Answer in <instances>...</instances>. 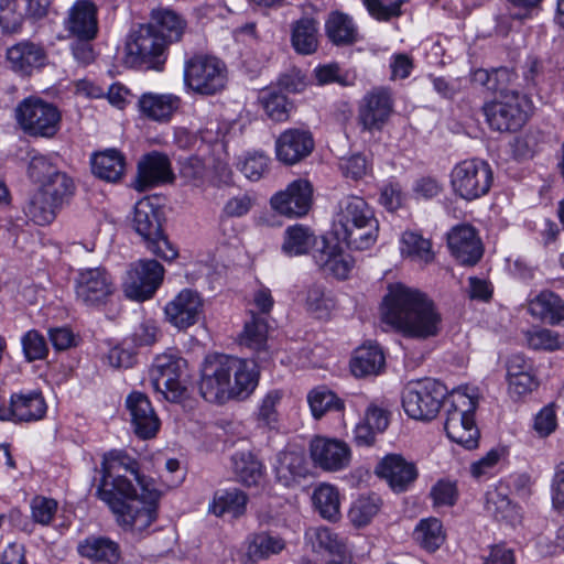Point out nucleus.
<instances>
[{
    "instance_id": "1",
    "label": "nucleus",
    "mask_w": 564,
    "mask_h": 564,
    "mask_svg": "<svg viewBox=\"0 0 564 564\" xmlns=\"http://www.w3.org/2000/svg\"><path fill=\"white\" fill-rule=\"evenodd\" d=\"M102 476L97 496L115 513L124 530L142 532L156 518L160 491L139 474V464L128 455L118 453L111 463H101Z\"/></svg>"
},
{
    "instance_id": "2",
    "label": "nucleus",
    "mask_w": 564,
    "mask_h": 564,
    "mask_svg": "<svg viewBox=\"0 0 564 564\" xmlns=\"http://www.w3.org/2000/svg\"><path fill=\"white\" fill-rule=\"evenodd\" d=\"M382 319L404 337L427 340L440 335L443 317L425 293L404 284H391L383 297Z\"/></svg>"
},
{
    "instance_id": "3",
    "label": "nucleus",
    "mask_w": 564,
    "mask_h": 564,
    "mask_svg": "<svg viewBox=\"0 0 564 564\" xmlns=\"http://www.w3.org/2000/svg\"><path fill=\"white\" fill-rule=\"evenodd\" d=\"M259 376L258 365L252 359L209 355L202 365L199 392L210 403L243 401L254 392Z\"/></svg>"
},
{
    "instance_id": "4",
    "label": "nucleus",
    "mask_w": 564,
    "mask_h": 564,
    "mask_svg": "<svg viewBox=\"0 0 564 564\" xmlns=\"http://www.w3.org/2000/svg\"><path fill=\"white\" fill-rule=\"evenodd\" d=\"M175 29L176 13L173 10H152L151 21L139 24L127 36L124 65L131 68L161 70L166 62V51L172 43L171 33Z\"/></svg>"
},
{
    "instance_id": "5",
    "label": "nucleus",
    "mask_w": 564,
    "mask_h": 564,
    "mask_svg": "<svg viewBox=\"0 0 564 564\" xmlns=\"http://www.w3.org/2000/svg\"><path fill=\"white\" fill-rule=\"evenodd\" d=\"M333 231L339 242L354 250L372 247L379 235V221L373 209L359 196L347 195L337 205Z\"/></svg>"
},
{
    "instance_id": "6",
    "label": "nucleus",
    "mask_w": 564,
    "mask_h": 564,
    "mask_svg": "<svg viewBox=\"0 0 564 564\" xmlns=\"http://www.w3.org/2000/svg\"><path fill=\"white\" fill-rule=\"evenodd\" d=\"M477 397L468 387L452 390L445 402L446 419L444 429L448 438L467 449L478 446L479 430L474 413Z\"/></svg>"
},
{
    "instance_id": "7",
    "label": "nucleus",
    "mask_w": 564,
    "mask_h": 564,
    "mask_svg": "<svg viewBox=\"0 0 564 564\" xmlns=\"http://www.w3.org/2000/svg\"><path fill=\"white\" fill-rule=\"evenodd\" d=\"M163 214V209L150 197H143L134 205L131 226L149 251L165 261H172L176 258V249L164 234Z\"/></svg>"
},
{
    "instance_id": "8",
    "label": "nucleus",
    "mask_w": 564,
    "mask_h": 564,
    "mask_svg": "<svg viewBox=\"0 0 564 564\" xmlns=\"http://www.w3.org/2000/svg\"><path fill=\"white\" fill-rule=\"evenodd\" d=\"M74 192V181L65 172H61L53 180L39 186L28 203L26 215L37 225H47L55 219Z\"/></svg>"
},
{
    "instance_id": "9",
    "label": "nucleus",
    "mask_w": 564,
    "mask_h": 564,
    "mask_svg": "<svg viewBox=\"0 0 564 564\" xmlns=\"http://www.w3.org/2000/svg\"><path fill=\"white\" fill-rule=\"evenodd\" d=\"M446 387L434 379L410 381L402 391V406L411 419L431 421L447 399Z\"/></svg>"
},
{
    "instance_id": "10",
    "label": "nucleus",
    "mask_w": 564,
    "mask_h": 564,
    "mask_svg": "<svg viewBox=\"0 0 564 564\" xmlns=\"http://www.w3.org/2000/svg\"><path fill=\"white\" fill-rule=\"evenodd\" d=\"M22 131L33 138H54L61 129L62 113L57 106L37 97L22 100L15 108Z\"/></svg>"
},
{
    "instance_id": "11",
    "label": "nucleus",
    "mask_w": 564,
    "mask_h": 564,
    "mask_svg": "<svg viewBox=\"0 0 564 564\" xmlns=\"http://www.w3.org/2000/svg\"><path fill=\"white\" fill-rule=\"evenodd\" d=\"M490 165L479 159L465 160L457 163L451 173V185L454 193L465 200H474L486 195L492 184Z\"/></svg>"
},
{
    "instance_id": "12",
    "label": "nucleus",
    "mask_w": 564,
    "mask_h": 564,
    "mask_svg": "<svg viewBox=\"0 0 564 564\" xmlns=\"http://www.w3.org/2000/svg\"><path fill=\"white\" fill-rule=\"evenodd\" d=\"M527 106L525 96L516 90H501L499 99L484 106V112L492 130L517 131L527 121Z\"/></svg>"
},
{
    "instance_id": "13",
    "label": "nucleus",
    "mask_w": 564,
    "mask_h": 564,
    "mask_svg": "<svg viewBox=\"0 0 564 564\" xmlns=\"http://www.w3.org/2000/svg\"><path fill=\"white\" fill-rule=\"evenodd\" d=\"M184 84L202 95H213L226 84L225 64L216 57L194 56L184 66Z\"/></svg>"
},
{
    "instance_id": "14",
    "label": "nucleus",
    "mask_w": 564,
    "mask_h": 564,
    "mask_svg": "<svg viewBox=\"0 0 564 564\" xmlns=\"http://www.w3.org/2000/svg\"><path fill=\"white\" fill-rule=\"evenodd\" d=\"M164 268L156 260L141 259L131 264L123 283L127 297L143 302L151 299L160 288Z\"/></svg>"
},
{
    "instance_id": "15",
    "label": "nucleus",
    "mask_w": 564,
    "mask_h": 564,
    "mask_svg": "<svg viewBox=\"0 0 564 564\" xmlns=\"http://www.w3.org/2000/svg\"><path fill=\"white\" fill-rule=\"evenodd\" d=\"M393 95L390 88H372L359 102V123L367 131L381 130L393 112Z\"/></svg>"
},
{
    "instance_id": "16",
    "label": "nucleus",
    "mask_w": 564,
    "mask_h": 564,
    "mask_svg": "<svg viewBox=\"0 0 564 564\" xmlns=\"http://www.w3.org/2000/svg\"><path fill=\"white\" fill-rule=\"evenodd\" d=\"M115 292L111 276L104 268H90L79 272L76 279V296L84 305H105Z\"/></svg>"
},
{
    "instance_id": "17",
    "label": "nucleus",
    "mask_w": 564,
    "mask_h": 564,
    "mask_svg": "<svg viewBox=\"0 0 564 564\" xmlns=\"http://www.w3.org/2000/svg\"><path fill=\"white\" fill-rule=\"evenodd\" d=\"M313 186L305 178L291 182L284 191L275 193L271 197V206L279 214L286 217H302L312 206Z\"/></svg>"
},
{
    "instance_id": "18",
    "label": "nucleus",
    "mask_w": 564,
    "mask_h": 564,
    "mask_svg": "<svg viewBox=\"0 0 564 564\" xmlns=\"http://www.w3.org/2000/svg\"><path fill=\"white\" fill-rule=\"evenodd\" d=\"M174 174L170 158L161 152L152 151L143 155L138 162L137 176L133 188L145 192L155 186L172 183Z\"/></svg>"
},
{
    "instance_id": "19",
    "label": "nucleus",
    "mask_w": 564,
    "mask_h": 564,
    "mask_svg": "<svg viewBox=\"0 0 564 564\" xmlns=\"http://www.w3.org/2000/svg\"><path fill=\"white\" fill-rule=\"evenodd\" d=\"M66 37L96 39L98 35V8L91 0H77L63 20Z\"/></svg>"
},
{
    "instance_id": "20",
    "label": "nucleus",
    "mask_w": 564,
    "mask_h": 564,
    "mask_svg": "<svg viewBox=\"0 0 564 564\" xmlns=\"http://www.w3.org/2000/svg\"><path fill=\"white\" fill-rule=\"evenodd\" d=\"M314 149L312 133L304 129H286L275 140L276 159L285 165H294L308 156Z\"/></svg>"
},
{
    "instance_id": "21",
    "label": "nucleus",
    "mask_w": 564,
    "mask_h": 564,
    "mask_svg": "<svg viewBox=\"0 0 564 564\" xmlns=\"http://www.w3.org/2000/svg\"><path fill=\"white\" fill-rule=\"evenodd\" d=\"M311 457L321 468L329 471L344 469L350 462L348 445L339 440L317 436L310 445Z\"/></svg>"
},
{
    "instance_id": "22",
    "label": "nucleus",
    "mask_w": 564,
    "mask_h": 564,
    "mask_svg": "<svg viewBox=\"0 0 564 564\" xmlns=\"http://www.w3.org/2000/svg\"><path fill=\"white\" fill-rule=\"evenodd\" d=\"M126 404L135 435L142 440L154 437L159 431L160 421L149 398L142 392L134 391L128 395Z\"/></svg>"
},
{
    "instance_id": "23",
    "label": "nucleus",
    "mask_w": 564,
    "mask_h": 564,
    "mask_svg": "<svg viewBox=\"0 0 564 564\" xmlns=\"http://www.w3.org/2000/svg\"><path fill=\"white\" fill-rule=\"evenodd\" d=\"M376 471L378 476L388 481L395 492L408 490L419 475L415 464L408 462L399 454H390L383 457Z\"/></svg>"
},
{
    "instance_id": "24",
    "label": "nucleus",
    "mask_w": 564,
    "mask_h": 564,
    "mask_svg": "<svg viewBox=\"0 0 564 564\" xmlns=\"http://www.w3.org/2000/svg\"><path fill=\"white\" fill-rule=\"evenodd\" d=\"M447 243L452 254L462 263L473 265L482 256V246L474 227L459 225L454 227L447 236Z\"/></svg>"
},
{
    "instance_id": "25",
    "label": "nucleus",
    "mask_w": 564,
    "mask_h": 564,
    "mask_svg": "<svg viewBox=\"0 0 564 564\" xmlns=\"http://www.w3.org/2000/svg\"><path fill=\"white\" fill-rule=\"evenodd\" d=\"M154 391L171 403L176 402V355L170 352L159 355L150 371Z\"/></svg>"
},
{
    "instance_id": "26",
    "label": "nucleus",
    "mask_w": 564,
    "mask_h": 564,
    "mask_svg": "<svg viewBox=\"0 0 564 564\" xmlns=\"http://www.w3.org/2000/svg\"><path fill=\"white\" fill-rule=\"evenodd\" d=\"M46 59L44 47L31 41L19 42L7 50V62L11 69L23 76L44 66Z\"/></svg>"
},
{
    "instance_id": "27",
    "label": "nucleus",
    "mask_w": 564,
    "mask_h": 564,
    "mask_svg": "<svg viewBox=\"0 0 564 564\" xmlns=\"http://www.w3.org/2000/svg\"><path fill=\"white\" fill-rule=\"evenodd\" d=\"M306 538L315 552L321 553L332 564H348L349 554L344 541L328 528H314Z\"/></svg>"
},
{
    "instance_id": "28",
    "label": "nucleus",
    "mask_w": 564,
    "mask_h": 564,
    "mask_svg": "<svg viewBox=\"0 0 564 564\" xmlns=\"http://www.w3.org/2000/svg\"><path fill=\"white\" fill-rule=\"evenodd\" d=\"M77 552L91 564H119L120 545L108 536L89 535L77 545Z\"/></svg>"
},
{
    "instance_id": "29",
    "label": "nucleus",
    "mask_w": 564,
    "mask_h": 564,
    "mask_svg": "<svg viewBox=\"0 0 564 564\" xmlns=\"http://www.w3.org/2000/svg\"><path fill=\"white\" fill-rule=\"evenodd\" d=\"M273 471L282 486L292 487L305 478L310 470L304 453L284 451L276 455Z\"/></svg>"
},
{
    "instance_id": "30",
    "label": "nucleus",
    "mask_w": 564,
    "mask_h": 564,
    "mask_svg": "<svg viewBox=\"0 0 564 564\" xmlns=\"http://www.w3.org/2000/svg\"><path fill=\"white\" fill-rule=\"evenodd\" d=\"M485 510L497 521L516 525L520 522L518 507L508 497V488L499 486L487 490L485 496Z\"/></svg>"
},
{
    "instance_id": "31",
    "label": "nucleus",
    "mask_w": 564,
    "mask_h": 564,
    "mask_svg": "<svg viewBox=\"0 0 564 564\" xmlns=\"http://www.w3.org/2000/svg\"><path fill=\"white\" fill-rule=\"evenodd\" d=\"M90 164L93 174L108 183L119 182L126 171V158L117 149L95 153Z\"/></svg>"
},
{
    "instance_id": "32",
    "label": "nucleus",
    "mask_w": 564,
    "mask_h": 564,
    "mask_svg": "<svg viewBox=\"0 0 564 564\" xmlns=\"http://www.w3.org/2000/svg\"><path fill=\"white\" fill-rule=\"evenodd\" d=\"M529 313L550 325L564 323V302L552 291H542L529 302Z\"/></svg>"
},
{
    "instance_id": "33",
    "label": "nucleus",
    "mask_w": 564,
    "mask_h": 564,
    "mask_svg": "<svg viewBox=\"0 0 564 564\" xmlns=\"http://www.w3.org/2000/svg\"><path fill=\"white\" fill-rule=\"evenodd\" d=\"M386 359L377 344H365L356 349L350 369L356 377L377 376L384 368Z\"/></svg>"
},
{
    "instance_id": "34",
    "label": "nucleus",
    "mask_w": 564,
    "mask_h": 564,
    "mask_svg": "<svg viewBox=\"0 0 564 564\" xmlns=\"http://www.w3.org/2000/svg\"><path fill=\"white\" fill-rule=\"evenodd\" d=\"M316 264L324 273L339 280L348 278L352 270V260L349 254L344 253L336 246L325 245L314 254Z\"/></svg>"
},
{
    "instance_id": "35",
    "label": "nucleus",
    "mask_w": 564,
    "mask_h": 564,
    "mask_svg": "<svg viewBox=\"0 0 564 564\" xmlns=\"http://www.w3.org/2000/svg\"><path fill=\"white\" fill-rule=\"evenodd\" d=\"M14 422H32L41 420L46 413V403L41 392L29 391L11 395Z\"/></svg>"
},
{
    "instance_id": "36",
    "label": "nucleus",
    "mask_w": 564,
    "mask_h": 564,
    "mask_svg": "<svg viewBox=\"0 0 564 564\" xmlns=\"http://www.w3.org/2000/svg\"><path fill=\"white\" fill-rule=\"evenodd\" d=\"M318 23L313 18H301L292 24L291 44L296 53L311 55L318 47Z\"/></svg>"
},
{
    "instance_id": "37",
    "label": "nucleus",
    "mask_w": 564,
    "mask_h": 564,
    "mask_svg": "<svg viewBox=\"0 0 564 564\" xmlns=\"http://www.w3.org/2000/svg\"><path fill=\"white\" fill-rule=\"evenodd\" d=\"M175 98L173 95L143 94L138 101L140 112L150 120L167 122L174 112Z\"/></svg>"
},
{
    "instance_id": "38",
    "label": "nucleus",
    "mask_w": 564,
    "mask_h": 564,
    "mask_svg": "<svg viewBox=\"0 0 564 564\" xmlns=\"http://www.w3.org/2000/svg\"><path fill=\"white\" fill-rule=\"evenodd\" d=\"M247 501L246 494L237 488L221 490L214 496L209 511L216 517L239 518L246 511Z\"/></svg>"
},
{
    "instance_id": "39",
    "label": "nucleus",
    "mask_w": 564,
    "mask_h": 564,
    "mask_svg": "<svg viewBox=\"0 0 564 564\" xmlns=\"http://www.w3.org/2000/svg\"><path fill=\"white\" fill-rule=\"evenodd\" d=\"M285 547V541L268 532L251 534L247 539V557L251 562L267 560L281 553Z\"/></svg>"
},
{
    "instance_id": "40",
    "label": "nucleus",
    "mask_w": 564,
    "mask_h": 564,
    "mask_svg": "<svg viewBox=\"0 0 564 564\" xmlns=\"http://www.w3.org/2000/svg\"><path fill=\"white\" fill-rule=\"evenodd\" d=\"M328 39L337 45L351 44L358 39L357 26L352 19L344 13L334 12L325 23Z\"/></svg>"
},
{
    "instance_id": "41",
    "label": "nucleus",
    "mask_w": 564,
    "mask_h": 564,
    "mask_svg": "<svg viewBox=\"0 0 564 564\" xmlns=\"http://www.w3.org/2000/svg\"><path fill=\"white\" fill-rule=\"evenodd\" d=\"M313 503L319 514L329 521L340 516V498L338 489L329 484H321L313 492Z\"/></svg>"
},
{
    "instance_id": "42",
    "label": "nucleus",
    "mask_w": 564,
    "mask_h": 564,
    "mask_svg": "<svg viewBox=\"0 0 564 564\" xmlns=\"http://www.w3.org/2000/svg\"><path fill=\"white\" fill-rule=\"evenodd\" d=\"M401 254L420 263H430L434 259L430 240L415 231H405L400 239Z\"/></svg>"
},
{
    "instance_id": "43",
    "label": "nucleus",
    "mask_w": 564,
    "mask_h": 564,
    "mask_svg": "<svg viewBox=\"0 0 564 564\" xmlns=\"http://www.w3.org/2000/svg\"><path fill=\"white\" fill-rule=\"evenodd\" d=\"M232 466L238 481L248 487L258 486L263 479L262 464L249 453L234 455Z\"/></svg>"
},
{
    "instance_id": "44",
    "label": "nucleus",
    "mask_w": 564,
    "mask_h": 564,
    "mask_svg": "<svg viewBox=\"0 0 564 564\" xmlns=\"http://www.w3.org/2000/svg\"><path fill=\"white\" fill-rule=\"evenodd\" d=\"M178 330L187 328L200 318L203 300L193 290L186 289L178 293Z\"/></svg>"
},
{
    "instance_id": "45",
    "label": "nucleus",
    "mask_w": 564,
    "mask_h": 564,
    "mask_svg": "<svg viewBox=\"0 0 564 564\" xmlns=\"http://www.w3.org/2000/svg\"><path fill=\"white\" fill-rule=\"evenodd\" d=\"M283 398L281 390H270L260 401L254 412L258 426L275 429L279 423V405Z\"/></svg>"
},
{
    "instance_id": "46",
    "label": "nucleus",
    "mask_w": 564,
    "mask_h": 564,
    "mask_svg": "<svg viewBox=\"0 0 564 564\" xmlns=\"http://www.w3.org/2000/svg\"><path fill=\"white\" fill-rule=\"evenodd\" d=\"M414 539L425 550H437L445 540L442 522L436 518L423 519L414 530Z\"/></svg>"
},
{
    "instance_id": "47",
    "label": "nucleus",
    "mask_w": 564,
    "mask_h": 564,
    "mask_svg": "<svg viewBox=\"0 0 564 564\" xmlns=\"http://www.w3.org/2000/svg\"><path fill=\"white\" fill-rule=\"evenodd\" d=\"M306 310L317 318H328L336 306L330 292L321 285H312L306 291Z\"/></svg>"
},
{
    "instance_id": "48",
    "label": "nucleus",
    "mask_w": 564,
    "mask_h": 564,
    "mask_svg": "<svg viewBox=\"0 0 564 564\" xmlns=\"http://www.w3.org/2000/svg\"><path fill=\"white\" fill-rule=\"evenodd\" d=\"M307 402L315 419L322 417L326 412L340 411L344 408L343 401L332 390L323 386L308 393Z\"/></svg>"
},
{
    "instance_id": "49",
    "label": "nucleus",
    "mask_w": 564,
    "mask_h": 564,
    "mask_svg": "<svg viewBox=\"0 0 564 564\" xmlns=\"http://www.w3.org/2000/svg\"><path fill=\"white\" fill-rule=\"evenodd\" d=\"M260 102L271 120L282 122L289 119L292 104L280 91L275 89L263 90L260 95Z\"/></svg>"
},
{
    "instance_id": "50",
    "label": "nucleus",
    "mask_w": 564,
    "mask_h": 564,
    "mask_svg": "<svg viewBox=\"0 0 564 564\" xmlns=\"http://www.w3.org/2000/svg\"><path fill=\"white\" fill-rule=\"evenodd\" d=\"M240 344L248 348L260 351L265 348L268 338V324L261 316L251 314V319L246 323L240 334Z\"/></svg>"
},
{
    "instance_id": "51",
    "label": "nucleus",
    "mask_w": 564,
    "mask_h": 564,
    "mask_svg": "<svg viewBox=\"0 0 564 564\" xmlns=\"http://www.w3.org/2000/svg\"><path fill=\"white\" fill-rule=\"evenodd\" d=\"M524 338L528 347L533 350L554 351L561 349L564 344L557 332L542 327L527 330Z\"/></svg>"
},
{
    "instance_id": "52",
    "label": "nucleus",
    "mask_w": 564,
    "mask_h": 564,
    "mask_svg": "<svg viewBox=\"0 0 564 564\" xmlns=\"http://www.w3.org/2000/svg\"><path fill=\"white\" fill-rule=\"evenodd\" d=\"M312 235L303 226L290 227L285 231L282 250L288 256H300L310 249L312 245Z\"/></svg>"
},
{
    "instance_id": "53",
    "label": "nucleus",
    "mask_w": 564,
    "mask_h": 564,
    "mask_svg": "<svg viewBox=\"0 0 564 564\" xmlns=\"http://www.w3.org/2000/svg\"><path fill=\"white\" fill-rule=\"evenodd\" d=\"M380 499L377 496L359 497L349 510V518L357 527H364L378 513Z\"/></svg>"
},
{
    "instance_id": "54",
    "label": "nucleus",
    "mask_w": 564,
    "mask_h": 564,
    "mask_svg": "<svg viewBox=\"0 0 564 564\" xmlns=\"http://www.w3.org/2000/svg\"><path fill=\"white\" fill-rule=\"evenodd\" d=\"M61 172L47 156L41 154L32 156L28 164V176L39 186L53 180Z\"/></svg>"
},
{
    "instance_id": "55",
    "label": "nucleus",
    "mask_w": 564,
    "mask_h": 564,
    "mask_svg": "<svg viewBox=\"0 0 564 564\" xmlns=\"http://www.w3.org/2000/svg\"><path fill=\"white\" fill-rule=\"evenodd\" d=\"M22 346L25 359L30 362L44 359L48 352L44 336L35 329L29 330L22 337Z\"/></svg>"
},
{
    "instance_id": "56",
    "label": "nucleus",
    "mask_w": 564,
    "mask_h": 564,
    "mask_svg": "<svg viewBox=\"0 0 564 564\" xmlns=\"http://www.w3.org/2000/svg\"><path fill=\"white\" fill-rule=\"evenodd\" d=\"M369 14L378 21H388L401 14L403 0H364Z\"/></svg>"
},
{
    "instance_id": "57",
    "label": "nucleus",
    "mask_w": 564,
    "mask_h": 564,
    "mask_svg": "<svg viewBox=\"0 0 564 564\" xmlns=\"http://www.w3.org/2000/svg\"><path fill=\"white\" fill-rule=\"evenodd\" d=\"M23 14L18 10L17 0H0V28L12 33L20 29Z\"/></svg>"
},
{
    "instance_id": "58",
    "label": "nucleus",
    "mask_w": 564,
    "mask_h": 564,
    "mask_svg": "<svg viewBox=\"0 0 564 564\" xmlns=\"http://www.w3.org/2000/svg\"><path fill=\"white\" fill-rule=\"evenodd\" d=\"M430 497L436 507L453 506L458 497L456 484L448 479H440L432 486Z\"/></svg>"
},
{
    "instance_id": "59",
    "label": "nucleus",
    "mask_w": 564,
    "mask_h": 564,
    "mask_svg": "<svg viewBox=\"0 0 564 564\" xmlns=\"http://www.w3.org/2000/svg\"><path fill=\"white\" fill-rule=\"evenodd\" d=\"M269 161L262 152L249 153L240 163V171L250 181H258L267 172Z\"/></svg>"
},
{
    "instance_id": "60",
    "label": "nucleus",
    "mask_w": 564,
    "mask_h": 564,
    "mask_svg": "<svg viewBox=\"0 0 564 564\" xmlns=\"http://www.w3.org/2000/svg\"><path fill=\"white\" fill-rule=\"evenodd\" d=\"M405 200V194L401 184L397 181H389L382 185L380 191V204L388 210L399 209Z\"/></svg>"
},
{
    "instance_id": "61",
    "label": "nucleus",
    "mask_w": 564,
    "mask_h": 564,
    "mask_svg": "<svg viewBox=\"0 0 564 564\" xmlns=\"http://www.w3.org/2000/svg\"><path fill=\"white\" fill-rule=\"evenodd\" d=\"M32 518L35 522L47 525L57 511V502L54 499L37 496L31 502Z\"/></svg>"
},
{
    "instance_id": "62",
    "label": "nucleus",
    "mask_w": 564,
    "mask_h": 564,
    "mask_svg": "<svg viewBox=\"0 0 564 564\" xmlns=\"http://www.w3.org/2000/svg\"><path fill=\"white\" fill-rule=\"evenodd\" d=\"M557 427V417L552 405L542 408L534 416L533 430L540 437H547Z\"/></svg>"
},
{
    "instance_id": "63",
    "label": "nucleus",
    "mask_w": 564,
    "mask_h": 564,
    "mask_svg": "<svg viewBox=\"0 0 564 564\" xmlns=\"http://www.w3.org/2000/svg\"><path fill=\"white\" fill-rule=\"evenodd\" d=\"M70 44V51L75 61L82 66H88L96 59L93 41L95 39L75 37Z\"/></svg>"
},
{
    "instance_id": "64",
    "label": "nucleus",
    "mask_w": 564,
    "mask_h": 564,
    "mask_svg": "<svg viewBox=\"0 0 564 564\" xmlns=\"http://www.w3.org/2000/svg\"><path fill=\"white\" fill-rule=\"evenodd\" d=\"M158 338L159 329L152 321L142 322L131 335V340L137 348L152 346Z\"/></svg>"
}]
</instances>
